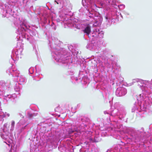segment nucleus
I'll use <instances>...</instances> for the list:
<instances>
[{"mask_svg": "<svg viewBox=\"0 0 152 152\" xmlns=\"http://www.w3.org/2000/svg\"><path fill=\"white\" fill-rule=\"evenodd\" d=\"M83 31L84 33H86L87 35H88L91 32V28L90 27L88 26L84 29L83 30Z\"/></svg>", "mask_w": 152, "mask_h": 152, "instance_id": "obj_1", "label": "nucleus"}, {"mask_svg": "<svg viewBox=\"0 0 152 152\" xmlns=\"http://www.w3.org/2000/svg\"><path fill=\"white\" fill-rule=\"evenodd\" d=\"M55 1V2H56V3H57V4H58V2H57V1Z\"/></svg>", "mask_w": 152, "mask_h": 152, "instance_id": "obj_4", "label": "nucleus"}, {"mask_svg": "<svg viewBox=\"0 0 152 152\" xmlns=\"http://www.w3.org/2000/svg\"><path fill=\"white\" fill-rule=\"evenodd\" d=\"M28 115L30 118H31L33 116L32 114H28Z\"/></svg>", "mask_w": 152, "mask_h": 152, "instance_id": "obj_3", "label": "nucleus"}, {"mask_svg": "<svg viewBox=\"0 0 152 152\" xmlns=\"http://www.w3.org/2000/svg\"><path fill=\"white\" fill-rule=\"evenodd\" d=\"M15 122L14 121H12L11 123V125L12 126L14 127L15 125Z\"/></svg>", "mask_w": 152, "mask_h": 152, "instance_id": "obj_2", "label": "nucleus"}]
</instances>
